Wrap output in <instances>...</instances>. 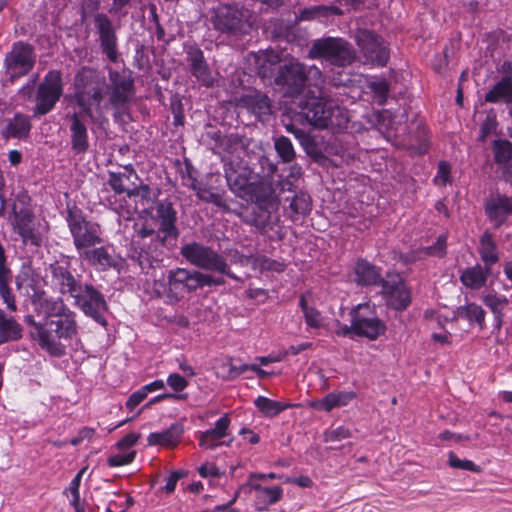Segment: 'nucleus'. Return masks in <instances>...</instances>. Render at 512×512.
<instances>
[{
  "mask_svg": "<svg viewBox=\"0 0 512 512\" xmlns=\"http://www.w3.org/2000/svg\"><path fill=\"white\" fill-rule=\"evenodd\" d=\"M257 73L264 84L273 86L284 97L292 98L295 108L291 109L309 124L317 128L339 125V122L334 121L335 114L340 112L339 106L310 93L302 96L308 81V71L304 64L293 61L281 64L265 60L258 66Z\"/></svg>",
  "mask_w": 512,
  "mask_h": 512,
  "instance_id": "f257e3e1",
  "label": "nucleus"
},
{
  "mask_svg": "<svg viewBox=\"0 0 512 512\" xmlns=\"http://www.w3.org/2000/svg\"><path fill=\"white\" fill-rule=\"evenodd\" d=\"M38 277L34 272V340L51 357L60 358L66 354L63 341H70L78 334L76 314L61 297L40 290Z\"/></svg>",
  "mask_w": 512,
  "mask_h": 512,
  "instance_id": "f03ea898",
  "label": "nucleus"
},
{
  "mask_svg": "<svg viewBox=\"0 0 512 512\" xmlns=\"http://www.w3.org/2000/svg\"><path fill=\"white\" fill-rule=\"evenodd\" d=\"M180 255L191 265L222 276H213L202 272V289L205 287L222 286L226 283L223 276L243 283V279L233 273L226 258L211 246L192 241L180 247Z\"/></svg>",
  "mask_w": 512,
  "mask_h": 512,
  "instance_id": "7ed1b4c3",
  "label": "nucleus"
},
{
  "mask_svg": "<svg viewBox=\"0 0 512 512\" xmlns=\"http://www.w3.org/2000/svg\"><path fill=\"white\" fill-rule=\"evenodd\" d=\"M106 78L96 68L83 66L73 78V100L82 114L94 121L93 106H100L104 100Z\"/></svg>",
  "mask_w": 512,
  "mask_h": 512,
  "instance_id": "20e7f679",
  "label": "nucleus"
},
{
  "mask_svg": "<svg viewBox=\"0 0 512 512\" xmlns=\"http://www.w3.org/2000/svg\"><path fill=\"white\" fill-rule=\"evenodd\" d=\"M211 23L219 33L238 37L249 33L252 12L238 3L220 4L212 10Z\"/></svg>",
  "mask_w": 512,
  "mask_h": 512,
  "instance_id": "39448f33",
  "label": "nucleus"
},
{
  "mask_svg": "<svg viewBox=\"0 0 512 512\" xmlns=\"http://www.w3.org/2000/svg\"><path fill=\"white\" fill-rule=\"evenodd\" d=\"M66 221L78 253L102 243L100 225L88 220L77 206L67 208Z\"/></svg>",
  "mask_w": 512,
  "mask_h": 512,
  "instance_id": "423d86ee",
  "label": "nucleus"
},
{
  "mask_svg": "<svg viewBox=\"0 0 512 512\" xmlns=\"http://www.w3.org/2000/svg\"><path fill=\"white\" fill-rule=\"evenodd\" d=\"M309 57L322 59L337 67H345L355 60L352 45L343 38L324 37L313 42Z\"/></svg>",
  "mask_w": 512,
  "mask_h": 512,
  "instance_id": "0eeeda50",
  "label": "nucleus"
},
{
  "mask_svg": "<svg viewBox=\"0 0 512 512\" xmlns=\"http://www.w3.org/2000/svg\"><path fill=\"white\" fill-rule=\"evenodd\" d=\"M109 84L106 83V93L112 108L116 113H125L135 95V79L130 69L117 71L108 70Z\"/></svg>",
  "mask_w": 512,
  "mask_h": 512,
  "instance_id": "6e6552de",
  "label": "nucleus"
},
{
  "mask_svg": "<svg viewBox=\"0 0 512 512\" xmlns=\"http://www.w3.org/2000/svg\"><path fill=\"white\" fill-rule=\"evenodd\" d=\"M174 239L161 235L149 241H132V260L136 261L142 271L160 267L163 262L165 250L176 245Z\"/></svg>",
  "mask_w": 512,
  "mask_h": 512,
  "instance_id": "1a4fd4ad",
  "label": "nucleus"
},
{
  "mask_svg": "<svg viewBox=\"0 0 512 512\" xmlns=\"http://www.w3.org/2000/svg\"><path fill=\"white\" fill-rule=\"evenodd\" d=\"M292 182L289 180L270 181L260 178L254 181L253 186L244 198V201L254 204V207L279 208L281 195L291 192Z\"/></svg>",
  "mask_w": 512,
  "mask_h": 512,
  "instance_id": "9d476101",
  "label": "nucleus"
},
{
  "mask_svg": "<svg viewBox=\"0 0 512 512\" xmlns=\"http://www.w3.org/2000/svg\"><path fill=\"white\" fill-rule=\"evenodd\" d=\"M71 298L74 300L73 305L79 308L87 317L103 327L108 325L104 316L109 309L105 296L92 284L82 283L79 290Z\"/></svg>",
  "mask_w": 512,
  "mask_h": 512,
  "instance_id": "9b49d317",
  "label": "nucleus"
},
{
  "mask_svg": "<svg viewBox=\"0 0 512 512\" xmlns=\"http://www.w3.org/2000/svg\"><path fill=\"white\" fill-rule=\"evenodd\" d=\"M63 86L64 84L61 71L50 70L44 76V79L38 85L36 92L34 118L46 115L54 109L56 103L63 95Z\"/></svg>",
  "mask_w": 512,
  "mask_h": 512,
  "instance_id": "f8f14e48",
  "label": "nucleus"
},
{
  "mask_svg": "<svg viewBox=\"0 0 512 512\" xmlns=\"http://www.w3.org/2000/svg\"><path fill=\"white\" fill-rule=\"evenodd\" d=\"M350 317L354 320L358 337L373 341L386 333L387 326L379 318L375 305L359 304L350 311Z\"/></svg>",
  "mask_w": 512,
  "mask_h": 512,
  "instance_id": "ddd939ff",
  "label": "nucleus"
},
{
  "mask_svg": "<svg viewBox=\"0 0 512 512\" xmlns=\"http://www.w3.org/2000/svg\"><path fill=\"white\" fill-rule=\"evenodd\" d=\"M45 275L41 280L45 285L51 284L61 295L72 297L82 284V276L74 275L70 269V262L54 261L44 268Z\"/></svg>",
  "mask_w": 512,
  "mask_h": 512,
  "instance_id": "4468645a",
  "label": "nucleus"
},
{
  "mask_svg": "<svg viewBox=\"0 0 512 512\" xmlns=\"http://www.w3.org/2000/svg\"><path fill=\"white\" fill-rule=\"evenodd\" d=\"M354 38L367 62L381 67L387 64L390 51L381 36L372 30L358 29Z\"/></svg>",
  "mask_w": 512,
  "mask_h": 512,
  "instance_id": "2eb2a0df",
  "label": "nucleus"
},
{
  "mask_svg": "<svg viewBox=\"0 0 512 512\" xmlns=\"http://www.w3.org/2000/svg\"><path fill=\"white\" fill-rule=\"evenodd\" d=\"M202 271L186 268L170 269L167 274L168 296L177 299L202 289Z\"/></svg>",
  "mask_w": 512,
  "mask_h": 512,
  "instance_id": "dca6fc26",
  "label": "nucleus"
},
{
  "mask_svg": "<svg viewBox=\"0 0 512 512\" xmlns=\"http://www.w3.org/2000/svg\"><path fill=\"white\" fill-rule=\"evenodd\" d=\"M13 228L19 234L23 243L32 244V204L28 191L17 194L13 204Z\"/></svg>",
  "mask_w": 512,
  "mask_h": 512,
  "instance_id": "f3484780",
  "label": "nucleus"
},
{
  "mask_svg": "<svg viewBox=\"0 0 512 512\" xmlns=\"http://www.w3.org/2000/svg\"><path fill=\"white\" fill-rule=\"evenodd\" d=\"M184 52L190 74L202 86L213 87L215 78L201 48L195 43L185 44Z\"/></svg>",
  "mask_w": 512,
  "mask_h": 512,
  "instance_id": "a211bd4d",
  "label": "nucleus"
},
{
  "mask_svg": "<svg viewBox=\"0 0 512 512\" xmlns=\"http://www.w3.org/2000/svg\"><path fill=\"white\" fill-rule=\"evenodd\" d=\"M278 210L279 208L253 207L251 212L246 215L244 222L254 227L261 235L272 239L270 234L275 233L281 240L283 236L276 230L280 222Z\"/></svg>",
  "mask_w": 512,
  "mask_h": 512,
  "instance_id": "6ab92c4d",
  "label": "nucleus"
},
{
  "mask_svg": "<svg viewBox=\"0 0 512 512\" xmlns=\"http://www.w3.org/2000/svg\"><path fill=\"white\" fill-rule=\"evenodd\" d=\"M94 27L99 35L100 48L107 59L116 63L118 61V43L115 28L111 19L105 13L94 15Z\"/></svg>",
  "mask_w": 512,
  "mask_h": 512,
  "instance_id": "aec40b11",
  "label": "nucleus"
},
{
  "mask_svg": "<svg viewBox=\"0 0 512 512\" xmlns=\"http://www.w3.org/2000/svg\"><path fill=\"white\" fill-rule=\"evenodd\" d=\"M6 72L11 80L27 74L32 69V46L17 42L5 57Z\"/></svg>",
  "mask_w": 512,
  "mask_h": 512,
  "instance_id": "412c9836",
  "label": "nucleus"
},
{
  "mask_svg": "<svg viewBox=\"0 0 512 512\" xmlns=\"http://www.w3.org/2000/svg\"><path fill=\"white\" fill-rule=\"evenodd\" d=\"M224 176L230 191L237 198L244 200L254 184L252 170L246 166H235L230 162L224 164Z\"/></svg>",
  "mask_w": 512,
  "mask_h": 512,
  "instance_id": "4be33fe9",
  "label": "nucleus"
},
{
  "mask_svg": "<svg viewBox=\"0 0 512 512\" xmlns=\"http://www.w3.org/2000/svg\"><path fill=\"white\" fill-rule=\"evenodd\" d=\"M238 104L262 123L267 122L272 115V100L266 93L257 89H251L242 94L238 99Z\"/></svg>",
  "mask_w": 512,
  "mask_h": 512,
  "instance_id": "5701e85b",
  "label": "nucleus"
},
{
  "mask_svg": "<svg viewBox=\"0 0 512 512\" xmlns=\"http://www.w3.org/2000/svg\"><path fill=\"white\" fill-rule=\"evenodd\" d=\"M220 175L209 174L205 181H194L192 190L195 191L197 198L205 203L213 204L221 209H227L224 196L225 190L219 185Z\"/></svg>",
  "mask_w": 512,
  "mask_h": 512,
  "instance_id": "b1692460",
  "label": "nucleus"
},
{
  "mask_svg": "<svg viewBox=\"0 0 512 512\" xmlns=\"http://www.w3.org/2000/svg\"><path fill=\"white\" fill-rule=\"evenodd\" d=\"M484 210L493 227L499 229L512 215V196L492 193L485 201Z\"/></svg>",
  "mask_w": 512,
  "mask_h": 512,
  "instance_id": "393cba45",
  "label": "nucleus"
},
{
  "mask_svg": "<svg viewBox=\"0 0 512 512\" xmlns=\"http://www.w3.org/2000/svg\"><path fill=\"white\" fill-rule=\"evenodd\" d=\"M153 218L159 222L158 229L163 235L170 237V239H178L180 231L176 226L177 212L169 200H158L155 203V216Z\"/></svg>",
  "mask_w": 512,
  "mask_h": 512,
  "instance_id": "a878e982",
  "label": "nucleus"
},
{
  "mask_svg": "<svg viewBox=\"0 0 512 512\" xmlns=\"http://www.w3.org/2000/svg\"><path fill=\"white\" fill-rule=\"evenodd\" d=\"M491 150L502 179L512 186V142L508 139H495L491 144Z\"/></svg>",
  "mask_w": 512,
  "mask_h": 512,
  "instance_id": "bb28decb",
  "label": "nucleus"
},
{
  "mask_svg": "<svg viewBox=\"0 0 512 512\" xmlns=\"http://www.w3.org/2000/svg\"><path fill=\"white\" fill-rule=\"evenodd\" d=\"M246 486L255 491L254 507L259 512L267 511L269 506L279 502L283 497L281 486L264 487L256 481H247Z\"/></svg>",
  "mask_w": 512,
  "mask_h": 512,
  "instance_id": "cd10ccee",
  "label": "nucleus"
},
{
  "mask_svg": "<svg viewBox=\"0 0 512 512\" xmlns=\"http://www.w3.org/2000/svg\"><path fill=\"white\" fill-rule=\"evenodd\" d=\"M70 144L74 154H85L89 150V137L87 126L81 115L74 112L70 116Z\"/></svg>",
  "mask_w": 512,
  "mask_h": 512,
  "instance_id": "c85d7f7f",
  "label": "nucleus"
},
{
  "mask_svg": "<svg viewBox=\"0 0 512 512\" xmlns=\"http://www.w3.org/2000/svg\"><path fill=\"white\" fill-rule=\"evenodd\" d=\"M292 195L281 198L282 200L289 201V205L285 211L287 217L292 221H297L300 217H306L312 210V198L304 191H293L290 192Z\"/></svg>",
  "mask_w": 512,
  "mask_h": 512,
  "instance_id": "c756f323",
  "label": "nucleus"
},
{
  "mask_svg": "<svg viewBox=\"0 0 512 512\" xmlns=\"http://www.w3.org/2000/svg\"><path fill=\"white\" fill-rule=\"evenodd\" d=\"M355 281L360 286H377L381 281V268L366 259L357 260L355 267Z\"/></svg>",
  "mask_w": 512,
  "mask_h": 512,
  "instance_id": "7c9ffc66",
  "label": "nucleus"
},
{
  "mask_svg": "<svg viewBox=\"0 0 512 512\" xmlns=\"http://www.w3.org/2000/svg\"><path fill=\"white\" fill-rule=\"evenodd\" d=\"M12 281V273L7 264V257L4 247L0 243V296L2 297L7 308L16 310L14 296L9 284Z\"/></svg>",
  "mask_w": 512,
  "mask_h": 512,
  "instance_id": "2f4dec72",
  "label": "nucleus"
},
{
  "mask_svg": "<svg viewBox=\"0 0 512 512\" xmlns=\"http://www.w3.org/2000/svg\"><path fill=\"white\" fill-rule=\"evenodd\" d=\"M484 309L476 303H467L466 305L459 306L453 312V319H464L468 321L470 326H478L480 330L485 328Z\"/></svg>",
  "mask_w": 512,
  "mask_h": 512,
  "instance_id": "473e14b6",
  "label": "nucleus"
},
{
  "mask_svg": "<svg viewBox=\"0 0 512 512\" xmlns=\"http://www.w3.org/2000/svg\"><path fill=\"white\" fill-rule=\"evenodd\" d=\"M183 432V426L179 423H174L162 432L150 433L147 441L149 445L175 447L180 442Z\"/></svg>",
  "mask_w": 512,
  "mask_h": 512,
  "instance_id": "72a5a7b5",
  "label": "nucleus"
},
{
  "mask_svg": "<svg viewBox=\"0 0 512 512\" xmlns=\"http://www.w3.org/2000/svg\"><path fill=\"white\" fill-rule=\"evenodd\" d=\"M81 259L87 261L91 266L105 271L110 267L115 265V261L107 251V249L103 246L96 247L93 249H86L83 252L79 253Z\"/></svg>",
  "mask_w": 512,
  "mask_h": 512,
  "instance_id": "f704fd0d",
  "label": "nucleus"
},
{
  "mask_svg": "<svg viewBox=\"0 0 512 512\" xmlns=\"http://www.w3.org/2000/svg\"><path fill=\"white\" fill-rule=\"evenodd\" d=\"M478 252L486 270L499 261V253L493 235L485 231L479 239Z\"/></svg>",
  "mask_w": 512,
  "mask_h": 512,
  "instance_id": "c9c22d12",
  "label": "nucleus"
},
{
  "mask_svg": "<svg viewBox=\"0 0 512 512\" xmlns=\"http://www.w3.org/2000/svg\"><path fill=\"white\" fill-rule=\"evenodd\" d=\"M485 101L488 103L503 102L507 105L512 104V83L509 78H501L485 94Z\"/></svg>",
  "mask_w": 512,
  "mask_h": 512,
  "instance_id": "e433bc0d",
  "label": "nucleus"
},
{
  "mask_svg": "<svg viewBox=\"0 0 512 512\" xmlns=\"http://www.w3.org/2000/svg\"><path fill=\"white\" fill-rule=\"evenodd\" d=\"M22 337L21 325L0 308V344L15 341Z\"/></svg>",
  "mask_w": 512,
  "mask_h": 512,
  "instance_id": "4c0bfd02",
  "label": "nucleus"
},
{
  "mask_svg": "<svg viewBox=\"0 0 512 512\" xmlns=\"http://www.w3.org/2000/svg\"><path fill=\"white\" fill-rule=\"evenodd\" d=\"M31 128L30 119L28 116L17 113L13 119L9 120L3 130L5 138H19L27 137Z\"/></svg>",
  "mask_w": 512,
  "mask_h": 512,
  "instance_id": "58836bf2",
  "label": "nucleus"
},
{
  "mask_svg": "<svg viewBox=\"0 0 512 512\" xmlns=\"http://www.w3.org/2000/svg\"><path fill=\"white\" fill-rule=\"evenodd\" d=\"M343 11L336 5H314L304 8L300 13L301 20L328 19L331 16H341Z\"/></svg>",
  "mask_w": 512,
  "mask_h": 512,
  "instance_id": "ea45409f",
  "label": "nucleus"
},
{
  "mask_svg": "<svg viewBox=\"0 0 512 512\" xmlns=\"http://www.w3.org/2000/svg\"><path fill=\"white\" fill-rule=\"evenodd\" d=\"M295 135L300 139V143L306 154L316 163L323 165L327 160L326 155L318 145L317 141L306 134L304 131L296 129Z\"/></svg>",
  "mask_w": 512,
  "mask_h": 512,
  "instance_id": "a19ab883",
  "label": "nucleus"
},
{
  "mask_svg": "<svg viewBox=\"0 0 512 512\" xmlns=\"http://www.w3.org/2000/svg\"><path fill=\"white\" fill-rule=\"evenodd\" d=\"M483 302L494 315V329L500 331L503 324V311L509 304L508 299L505 296L488 294L484 297Z\"/></svg>",
  "mask_w": 512,
  "mask_h": 512,
  "instance_id": "79ce46f5",
  "label": "nucleus"
},
{
  "mask_svg": "<svg viewBox=\"0 0 512 512\" xmlns=\"http://www.w3.org/2000/svg\"><path fill=\"white\" fill-rule=\"evenodd\" d=\"M385 301L386 305L392 310L402 312L406 310L412 302L411 291L405 283L404 285H400V288H398L395 293L385 298Z\"/></svg>",
  "mask_w": 512,
  "mask_h": 512,
  "instance_id": "37998d69",
  "label": "nucleus"
},
{
  "mask_svg": "<svg viewBox=\"0 0 512 512\" xmlns=\"http://www.w3.org/2000/svg\"><path fill=\"white\" fill-rule=\"evenodd\" d=\"M487 271L480 265L468 268L460 276L462 284L468 288L475 289L485 285L487 280Z\"/></svg>",
  "mask_w": 512,
  "mask_h": 512,
  "instance_id": "c03bdc74",
  "label": "nucleus"
},
{
  "mask_svg": "<svg viewBox=\"0 0 512 512\" xmlns=\"http://www.w3.org/2000/svg\"><path fill=\"white\" fill-rule=\"evenodd\" d=\"M254 404L258 410L267 417L277 416L279 413L292 406L290 404L275 401L264 396L257 397L254 401Z\"/></svg>",
  "mask_w": 512,
  "mask_h": 512,
  "instance_id": "a18cd8bd",
  "label": "nucleus"
},
{
  "mask_svg": "<svg viewBox=\"0 0 512 512\" xmlns=\"http://www.w3.org/2000/svg\"><path fill=\"white\" fill-rule=\"evenodd\" d=\"M17 290L20 294H28L32 288V265L31 260L23 262L21 270L15 279Z\"/></svg>",
  "mask_w": 512,
  "mask_h": 512,
  "instance_id": "49530a36",
  "label": "nucleus"
},
{
  "mask_svg": "<svg viewBox=\"0 0 512 512\" xmlns=\"http://www.w3.org/2000/svg\"><path fill=\"white\" fill-rule=\"evenodd\" d=\"M259 268L262 272H276L282 273L286 269V265L284 262L269 258L265 255H257L255 259H253V269Z\"/></svg>",
  "mask_w": 512,
  "mask_h": 512,
  "instance_id": "de8ad7c7",
  "label": "nucleus"
},
{
  "mask_svg": "<svg viewBox=\"0 0 512 512\" xmlns=\"http://www.w3.org/2000/svg\"><path fill=\"white\" fill-rule=\"evenodd\" d=\"M274 148L283 162L289 163L294 160L296 154L291 140L286 136H279L275 139Z\"/></svg>",
  "mask_w": 512,
  "mask_h": 512,
  "instance_id": "09e8293b",
  "label": "nucleus"
},
{
  "mask_svg": "<svg viewBox=\"0 0 512 512\" xmlns=\"http://www.w3.org/2000/svg\"><path fill=\"white\" fill-rule=\"evenodd\" d=\"M386 279L381 277L379 285L381 287V293L383 298H387L391 294L400 288V285L405 284V280L398 273H387Z\"/></svg>",
  "mask_w": 512,
  "mask_h": 512,
  "instance_id": "8fccbe9b",
  "label": "nucleus"
},
{
  "mask_svg": "<svg viewBox=\"0 0 512 512\" xmlns=\"http://www.w3.org/2000/svg\"><path fill=\"white\" fill-rule=\"evenodd\" d=\"M448 464L450 467L455 469L468 470L472 472L479 473L481 471V467L476 465L474 462L467 459H460L456 456L454 452H449L448 454Z\"/></svg>",
  "mask_w": 512,
  "mask_h": 512,
  "instance_id": "3c124183",
  "label": "nucleus"
},
{
  "mask_svg": "<svg viewBox=\"0 0 512 512\" xmlns=\"http://www.w3.org/2000/svg\"><path fill=\"white\" fill-rule=\"evenodd\" d=\"M498 126V122L496 119V115L493 110H491L487 115L485 120L482 122L480 126L479 133V141L484 142L487 137L496 131Z\"/></svg>",
  "mask_w": 512,
  "mask_h": 512,
  "instance_id": "603ef678",
  "label": "nucleus"
},
{
  "mask_svg": "<svg viewBox=\"0 0 512 512\" xmlns=\"http://www.w3.org/2000/svg\"><path fill=\"white\" fill-rule=\"evenodd\" d=\"M446 247L447 235L441 234L437 237V240L433 245L423 248V252L427 256H437L439 258H443L447 253Z\"/></svg>",
  "mask_w": 512,
  "mask_h": 512,
  "instance_id": "864d4df0",
  "label": "nucleus"
},
{
  "mask_svg": "<svg viewBox=\"0 0 512 512\" xmlns=\"http://www.w3.org/2000/svg\"><path fill=\"white\" fill-rule=\"evenodd\" d=\"M223 437L214 429H208L201 432L199 438V445L205 449H214L218 445V441Z\"/></svg>",
  "mask_w": 512,
  "mask_h": 512,
  "instance_id": "5fc2aeb1",
  "label": "nucleus"
},
{
  "mask_svg": "<svg viewBox=\"0 0 512 512\" xmlns=\"http://www.w3.org/2000/svg\"><path fill=\"white\" fill-rule=\"evenodd\" d=\"M170 108L173 114V125L183 126L185 122L184 107L182 101L177 96L171 99Z\"/></svg>",
  "mask_w": 512,
  "mask_h": 512,
  "instance_id": "6e6d98bb",
  "label": "nucleus"
},
{
  "mask_svg": "<svg viewBox=\"0 0 512 512\" xmlns=\"http://www.w3.org/2000/svg\"><path fill=\"white\" fill-rule=\"evenodd\" d=\"M325 441H341L352 437V432L345 426H339L324 433Z\"/></svg>",
  "mask_w": 512,
  "mask_h": 512,
  "instance_id": "4d7b16f0",
  "label": "nucleus"
},
{
  "mask_svg": "<svg viewBox=\"0 0 512 512\" xmlns=\"http://www.w3.org/2000/svg\"><path fill=\"white\" fill-rule=\"evenodd\" d=\"M188 472L185 470H175L167 478L165 486L161 488L166 494H172L175 491L177 482L186 477Z\"/></svg>",
  "mask_w": 512,
  "mask_h": 512,
  "instance_id": "13d9d810",
  "label": "nucleus"
},
{
  "mask_svg": "<svg viewBox=\"0 0 512 512\" xmlns=\"http://www.w3.org/2000/svg\"><path fill=\"white\" fill-rule=\"evenodd\" d=\"M108 176L107 184L113 192L117 195L124 194L126 187L124 186L123 176H121L120 173L112 171H108Z\"/></svg>",
  "mask_w": 512,
  "mask_h": 512,
  "instance_id": "bf43d9fd",
  "label": "nucleus"
},
{
  "mask_svg": "<svg viewBox=\"0 0 512 512\" xmlns=\"http://www.w3.org/2000/svg\"><path fill=\"white\" fill-rule=\"evenodd\" d=\"M135 455H136L135 451H132L127 454L112 455L108 458V465L110 467H119V466L128 465L133 462Z\"/></svg>",
  "mask_w": 512,
  "mask_h": 512,
  "instance_id": "052dcab7",
  "label": "nucleus"
},
{
  "mask_svg": "<svg viewBox=\"0 0 512 512\" xmlns=\"http://www.w3.org/2000/svg\"><path fill=\"white\" fill-rule=\"evenodd\" d=\"M228 255L230 256V261L233 264H238L241 266H247L251 264L253 267V259H255V256L251 255H245L242 254L237 249H231L228 251Z\"/></svg>",
  "mask_w": 512,
  "mask_h": 512,
  "instance_id": "680f3d73",
  "label": "nucleus"
},
{
  "mask_svg": "<svg viewBox=\"0 0 512 512\" xmlns=\"http://www.w3.org/2000/svg\"><path fill=\"white\" fill-rule=\"evenodd\" d=\"M167 384L177 393L182 392L188 386V381L178 373H172L167 378Z\"/></svg>",
  "mask_w": 512,
  "mask_h": 512,
  "instance_id": "e2e57ef3",
  "label": "nucleus"
},
{
  "mask_svg": "<svg viewBox=\"0 0 512 512\" xmlns=\"http://www.w3.org/2000/svg\"><path fill=\"white\" fill-rule=\"evenodd\" d=\"M369 88L377 96L381 98H386L390 90V85L386 80L382 79L370 82Z\"/></svg>",
  "mask_w": 512,
  "mask_h": 512,
  "instance_id": "0e129e2a",
  "label": "nucleus"
},
{
  "mask_svg": "<svg viewBox=\"0 0 512 512\" xmlns=\"http://www.w3.org/2000/svg\"><path fill=\"white\" fill-rule=\"evenodd\" d=\"M306 324L311 328H319L321 326V314L320 312L311 307L303 313Z\"/></svg>",
  "mask_w": 512,
  "mask_h": 512,
  "instance_id": "69168bd1",
  "label": "nucleus"
},
{
  "mask_svg": "<svg viewBox=\"0 0 512 512\" xmlns=\"http://www.w3.org/2000/svg\"><path fill=\"white\" fill-rule=\"evenodd\" d=\"M136 233L137 237L139 238L138 241H149L163 235L159 229L156 231L147 225H143L139 230L136 231Z\"/></svg>",
  "mask_w": 512,
  "mask_h": 512,
  "instance_id": "338daca9",
  "label": "nucleus"
},
{
  "mask_svg": "<svg viewBox=\"0 0 512 512\" xmlns=\"http://www.w3.org/2000/svg\"><path fill=\"white\" fill-rule=\"evenodd\" d=\"M147 394L141 387L139 390L133 392L128 400L126 401V407L130 411L136 408L144 399H146Z\"/></svg>",
  "mask_w": 512,
  "mask_h": 512,
  "instance_id": "774afa93",
  "label": "nucleus"
}]
</instances>
